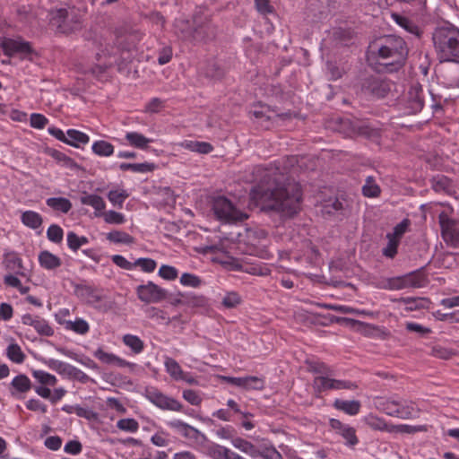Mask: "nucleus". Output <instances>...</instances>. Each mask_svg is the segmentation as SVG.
I'll return each instance as SVG.
<instances>
[{
	"label": "nucleus",
	"instance_id": "1",
	"mask_svg": "<svg viewBox=\"0 0 459 459\" xmlns=\"http://www.w3.org/2000/svg\"><path fill=\"white\" fill-rule=\"evenodd\" d=\"M267 186L253 191V198L264 211L278 212L282 218H292L300 211L302 193L299 183L281 173H269Z\"/></svg>",
	"mask_w": 459,
	"mask_h": 459
},
{
	"label": "nucleus",
	"instance_id": "2",
	"mask_svg": "<svg viewBox=\"0 0 459 459\" xmlns=\"http://www.w3.org/2000/svg\"><path fill=\"white\" fill-rule=\"evenodd\" d=\"M408 55V48L405 41L398 36H385L377 48V56L383 60L384 65L390 67V72L399 69L404 63Z\"/></svg>",
	"mask_w": 459,
	"mask_h": 459
},
{
	"label": "nucleus",
	"instance_id": "3",
	"mask_svg": "<svg viewBox=\"0 0 459 459\" xmlns=\"http://www.w3.org/2000/svg\"><path fill=\"white\" fill-rule=\"evenodd\" d=\"M50 27L57 33L71 34L82 27V19L74 10L60 8L50 13Z\"/></svg>",
	"mask_w": 459,
	"mask_h": 459
},
{
	"label": "nucleus",
	"instance_id": "4",
	"mask_svg": "<svg viewBox=\"0 0 459 459\" xmlns=\"http://www.w3.org/2000/svg\"><path fill=\"white\" fill-rule=\"evenodd\" d=\"M391 82L380 75H365L359 82L360 92L371 100L385 98L391 91Z\"/></svg>",
	"mask_w": 459,
	"mask_h": 459
},
{
	"label": "nucleus",
	"instance_id": "5",
	"mask_svg": "<svg viewBox=\"0 0 459 459\" xmlns=\"http://www.w3.org/2000/svg\"><path fill=\"white\" fill-rule=\"evenodd\" d=\"M212 210L216 217L227 222L243 221L247 215L238 210L228 198L219 196L213 200Z\"/></svg>",
	"mask_w": 459,
	"mask_h": 459
},
{
	"label": "nucleus",
	"instance_id": "6",
	"mask_svg": "<svg viewBox=\"0 0 459 459\" xmlns=\"http://www.w3.org/2000/svg\"><path fill=\"white\" fill-rule=\"evenodd\" d=\"M428 283V277L422 270H416L403 276L391 278L388 281V286L391 290L422 288Z\"/></svg>",
	"mask_w": 459,
	"mask_h": 459
},
{
	"label": "nucleus",
	"instance_id": "7",
	"mask_svg": "<svg viewBox=\"0 0 459 459\" xmlns=\"http://www.w3.org/2000/svg\"><path fill=\"white\" fill-rule=\"evenodd\" d=\"M115 39L114 44L116 45L117 51L108 52L109 55H116L117 53H130L133 51L138 41L140 36L136 31H129L126 29H117L114 32Z\"/></svg>",
	"mask_w": 459,
	"mask_h": 459
},
{
	"label": "nucleus",
	"instance_id": "8",
	"mask_svg": "<svg viewBox=\"0 0 459 459\" xmlns=\"http://www.w3.org/2000/svg\"><path fill=\"white\" fill-rule=\"evenodd\" d=\"M145 397L161 410L182 411L184 406L178 400L169 397L154 387L145 390Z\"/></svg>",
	"mask_w": 459,
	"mask_h": 459
},
{
	"label": "nucleus",
	"instance_id": "9",
	"mask_svg": "<svg viewBox=\"0 0 459 459\" xmlns=\"http://www.w3.org/2000/svg\"><path fill=\"white\" fill-rule=\"evenodd\" d=\"M313 387L316 392L323 393L330 390H354L358 385L350 380L334 379L331 376H319L314 378Z\"/></svg>",
	"mask_w": 459,
	"mask_h": 459
},
{
	"label": "nucleus",
	"instance_id": "10",
	"mask_svg": "<svg viewBox=\"0 0 459 459\" xmlns=\"http://www.w3.org/2000/svg\"><path fill=\"white\" fill-rule=\"evenodd\" d=\"M138 299L144 303H157L167 298V290L152 281L139 285L136 288Z\"/></svg>",
	"mask_w": 459,
	"mask_h": 459
},
{
	"label": "nucleus",
	"instance_id": "11",
	"mask_svg": "<svg viewBox=\"0 0 459 459\" xmlns=\"http://www.w3.org/2000/svg\"><path fill=\"white\" fill-rule=\"evenodd\" d=\"M441 235L446 245L457 248L459 247V228L457 222L444 214L439 216Z\"/></svg>",
	"mask_w": 459,
	"mask_h": 459
},
{
	"label": "nucleus",
	"instance_id": "12",
	"mask_svg": "<svg viewBox=\"0 0 459 459\" xmlns=\"http://www.w3.org/2000/svg\"><path fill=\"white\" fill-rule=\"evenodd\" d=\"M168 425L177 430L182 437L194 441L195 444H203L207 441V437L204 433L180 420L169 421Z\"/></svg>",
	"mask_w": 459,
	"mask_h": 459
},
{
	"label": "nucleus",
	"instance_id": "13",
	"mask_svg": "<svg viewBox=\"0 0 459 459\" xmlns=\"http://www.w3.org/2000/svg\"><path fill=\"white\" fill-rule=\"evenodd\" d=\"M1 46L4 53L9 56L19 55L26 58L33 52L30 44L21 39H4Z\"/></svg>",
	"mask_w": 459,
	"mask_h": 459
},
{
	"label": "nucleus",
	"instance_id": "14",
	"mask_svg": "<svg viewBox=\"0 0 459 459\" xmlns=\"http://www.w3.org/2000/svg\"><path fill=\"white\" fill-rule=\"evenodd\" d=\"M194 23L195 27L192 35L194 40L203 41L215 37L216 27L208 17H204V21L195 17Z\"/></svg>",
	"mask_w": 459,
	"mask_h": 459
},
{
	"label": "nucleus",
	"instance_id": "15",
	"mask_svg": "<svg viewBox=\"0 0 459 459\" xmlns=\"http://www.w3.org/2000/svg\"><path fill=\"white\" fill-rule=\"evenodd\" d=\"M330 427L340 435L344 440L345 445L349 447H354L359 443V438L356 435V429L350 425L342 423L337 419H331L329 420Z\"/></svg>",
	"mask_w": 459,
	"mask_h": 459
},
{
	"label": "nucleus",
	"instance_id": "16",
	"mask_svg": "<svg viewBox=\"0 0 459 459\" xmlns=\"http://www.w3.org/2000/svg\"><path fill=\"white\" fill-rule=\"evenodd\" d=\"M32 384L30 379L24 374H19L14 377L8 385V391L12 397L15 399H23L28 392L30 391Z\"/></svg>",
	"mask_w": 459,
	"mask_h": 459
},
{
	"label": "nucleus",
	"instance_id": "17",
	"mask_svg": "<svg viewBox=\"0 0 459 459\" xmlns=\"http://www.w3.org/2000/svg\"><path fill=\"white\" fill-rule=\"evenodd\" d=\"M340 124L342 127H351V134L363 136L372 141H377L381 136L379 129L367 124H351L349 119H340Z\"/></svg>",
	"mask_w": 459,
	"mask_h": 459
},
{
	"label": "nucleus",
	"instance_id": "18",
	"mask_svg": "<svg viewBox=\"0 0 459 459\" xmlns=\"http://www.w3.org/2000/svg\"><path fill=\"white\" fill-rule=\"evenodd\" d=\"M408 108L411 113L420 112L424 106L423 90L420 84H412L408 91Z\"/></svg>",
	"mask_w": 459,
	"mask_h": 459
},
{
	"label": "nucleus",
	"instance_id": "19",
	"mask_svg": "<svg viewBox=\"0 0 459 459\" xmlns=\"http://www.w3.org/2000/svg\"><path fill=\"white\" fill-rule=\"evenodd\" d=\"M207 455L212 459H246L230 448L217 443H212L208 446Z\"/></svg>",
	"mask_w": 459,
	"mask_h": 459
},
{
	"label": "nucleus",
	"instance_id": "20",
	"mask_svg": "<svg viewBox=\"0 0 459 459\" xmlns=\"http://www.w3.org/2000/svg\"><path fill=\"white\" fill-rule=\"evenodd\" d=\"M395 410H397L395 417L403 420L416 418L419 414V409L411 401H398Z\"/></svg>",
	"mask_w": 459,
	"mask_h": 459
},
{
	"label": "nucleus",
	"instance_id": "21",
	"mask_svg": "<svg viewBox=\"0 0 459 459\" xmlns=\"http://www.w3.org/2000/svg\"><path fill=\"white\" fill-rule=\"evenodd\" d=\"M39 265L48 271L56 270L62 264L61 259L48 250L41 251L39 254Z\"/></svg>",
	"mask_w": 459,
	"mask_h": 459
},
{
	"label": "nucleus",
	"instance_id": "22",
	"mask_svg": "<svg viewBox=\"0 0 459 459\" xmlns=\"http://www.w3.org/2000/svg\"><path fill=\"white\" fill-rule=\"evenodd\" d=\"M235 448L239 450L240 452L249 455L251 458L255 459L258 457L259 448L256 447L250 441L242 438L240 437H236L235 439H232L231 444Z\"/></svg>",
	"mask_w": 459,
	"mask_h": 459
},
{
	"label": "nucleus",
	"instance_id": "23",
	"mask_svg": "<svg viewBox=\"0 0 459 459\" xmlns=\"http://www.w3.org/2000/svg\"><path fill=\"white\" fill-rule=\"evenodd\" d=\"M253 117H255L259 121L263 122H270L275 117H289L290 114H275L274 111L271 110L267 106H259L255 107L253 110L250 111Z\"/></svg>",
	"mask_w": 459,
	"mask_h": 459
},
{
	"label": "nucleus",
	"instance_id": "24",
	"mask_svg": "<svg viewBox=\"0 0 459 459\" xmlns=\"http://www.w3.org/2000/svg\"><path fill=\"white\" fill-rule=\"evenodd\" d=\"M397 302L406 305L404 309L410 312L428 308L427 304H429L430 300L425 298L403 297L398 299Z\"/></svg>",
	"mask_w": 459,
	"mask_h": 459
},
{
	"label": "nucleus",
	"instance_id": "25",
	"mask_svg": "<svg viewBox=\"0 0 459 459\" xmlns=\"http://www.w3.org/2000/svg\"><path fill=\"white\" fill-rule=\"evenodd\" d=\"M333 407L336 410L342 411L348 415H357L359 412L361 404L357 400L346 401L342 399H335Z\"/></svg>",
	"mask_w": 459,
	"mask_h": 459
},
{
	"label": "nucleus",
	"instance_id": "26",
	"mask_svg": "<svg viewBox=\"0 0 459 459\" xmlns=\"http://www.w3.org/2000/svg\"><path fill=\"white\" fill-rule=\"evenodd\" d=\"M94 356L102 363L108 365L126 367L129 364L127 361L116 356L115 354L104 351L101 348H99L94 351Z\"/></svg>",
	"mask_w": 459,
	"mask_h": 459
},
{
	"label": "nucleus",
	"instance_id": "27",
	"mask_svg": "<svg viewBox=\"0 0 459 459\" xmlns=\"http://www.w3.org/2000/svg\"><path fill=\"white\" fill-rule=\"evenodd\" d=\"M125 137L131 146L142 150L147 149L148 144L152 142V139L147 138L143 134L137 132L126 133Z\"/></svg>",
	"mask_w": 459,
	"mask_h": 459
},
{
	"label": "nucleus",
	"instance_id": "28",
	"mask_svg": "<svg viewBox=\"0 0 459 459\" xmlns=\"http://www.w3.org/2000/svg\"><path fill=\"white\" fill-rule=\"evenodd\" d=\"M21 220L25 226L33 230L39 229L43 222L41 215L34 211L23 212Z\"/></svg>",
	"mask_w": 459,
	"mask_h": 459
},
{
	"label": "nucleus",
	"instance_id": "29",
	"mask_svg": "<svg viewBox=\"0 0 459 459\" xmlns=\"http://www.w3.org/2000/svg\"><path fill=\"white\" fill-rule=\"evenodd\" d=\"M46 204L54 211L67 213L72 209V203L65 197H50L48 198Z\"/></svg>",
	"mask_w": 459,
	"mask_h": 459
},
{
	"label": "nucleus",
	"instance_id": "30",
	"mask_svg": "<svg viewBox=\"0 0 459 459\" xmlns=\"http://www.w3.org/2000/svg\"><path fill=\"white\" fill-rule=\"evenodd\" d=\"M306 365L307 370L315 374H320L321 376H333V370L326 365L325 362L320 360L307 359Z\"/></svg>",
	"mask_w": 459,
	"mask_h": 459
},
{
	"label": "nucleus",
	"instance_id": "31",
	"mask_svg": "<svg viewBox=\"0 0 459 459\" xmlns=\"http://www.w3.org/2000/svg\"><path fill=\"white\" fill-rule=\"evenodd\" d=\"M66 137L68 138V143H65L77 148L80 144H86L90 141V137L86 134L75 129L67 130Z\"/></svg>",
	"mask_w": 459,
	"mask_h": 459
},
{
	"label": "nucleus",
	"instance_id": "32",
	"mask_svg": "<svg viewBox=\"0 0 459 459\" xmlns=\"http://www.w3.org/2000/svg\"><path fill=\"white\" fill-rule=\"evenodd\" d=\"M156 165L154 163H126L123 162L119 165V169L123 171L131 170L135 173H147L154 170Z\"/></svg>",
	"mask_w": 459,
	"mask_h": 459
},
{
	"label": "nucleus",
	"instance_id": "33",
	"mask_svg": "<svg viewBox=\"0 0 459 459\" xmlns=\"http://www.w3.org/2000/svg\"><path fill=\"white\" fill-rule=\"evenodd\" d=\"M89 303L103 313L112 308V303L110 301L105 300L103 296L94 292L89 294Z\"/></svg>",
	"mask_w": 459,
	"mask_h": 459
},
{
	"label": "nucleus",
	"instance_id": "34",
	"mask_svg": "<svg viewBox=\"0 0 459 459\" xmlns=\"http://www.w3.org/2000/svg\"><path fill=\"white\" fill-rule=\"evenodd\" d=\"M180 296L181 299L176 301L177 304H183L196 307H203L207 305V300L204 296H195L190 294H180Z\"/></svg>",
	"mask_w": 459,
	"mask_h": 459
},
{
	"label": "nucleus",
	"instance_id": "35",
	"mask_svg": "<svg viewBox=\"0 0 459 459\" xmlns=\"http://www.w3.org/2000/svg\"><path fill=\"white\" fill-rule=\"evenodd\" d=\"M165 367L167 372L174 379H186V375L184 374L180 365L172 358L167 357L165 359Z\"/></svg>",
	"mask_w": 459,
	"mask_h": 459
},
{
	"label": "nucleus",
	"instance_id": "36",
	"mask_svg": "<svg viewBox=\"0 0 459 459\" xmlns=\"http://www.w3.org/2000/svg\"><path fill=\"white\" fill-rule=\"evenodd\" d=\"M183 145L189 151L202 154H208L213 150L212 145L206 142L188 141L186 142Z\"/></svg>",
	"mask_w": 459,
	"mask_h": 459
},
{
	"label": "nucleus",
	"instance_id": "37",
	"mask_svg": "<svg viewBox=\"0 0 459 459\" xmlns=\"http://www.w3.org/2000/svg\"><path fill=\"white\" fill-rule=\"evenodd\" d=\"M91 149L96 155L102 157H108L114 152V146L103 140L94 142Z\"/></svg>",
	"mask_w": 459,
	"mask_h": 459
},
{
	"label": "nucleus",
	"instance_id": "38",
	"mask_svg": "<svg viewBox=\"0 0 459 459\" xmlns=\"http://www.w3.org/2000/svg\"><path fill=\"white\" fill-rule=\"evenodd\" d=\"M82 204L93 207L97 212L105 209V202L103 198L97 195H84L80 198Z\"/></svg>",
	"mask_w": 459,
	"mask_h": 459
},
{
	"label": "nucleus",
	"instance_id": "39",
	"mask_svg": "<svg viewBox=\"0 0 459 459\" xmlns=\"http://www.w3.org/2000/svg\"><path fill=\"white\" fill-rule=\"evenodd\" d=\"M7 358L16 364H21L25 360V354L17 343H11L6 349Z\"/></svg>",
	"mask_w": 459,
	"mask_h": 459
},
{
	"label": "nucleus",
	"instance_id": "40",
	"mask_svg": "<svg viewBox=\"0 0 459 459\" xmlns=\"http://www.w3.org/2000/svg\"><path fill=\"white\" fill-rule=\"evenodd\" d=\"M381 193L379 186L376 183L373 177L368 176L362 186V194L367 197H377Z\"/></svg>",
	"mask_w": 459,
	"mask_h": 459
},
{
	"label": "nucleus",
	"instance_id": "41",
	"mask_svg": "<svg viewBox=\"0 0 459 459\" xmlns=\"http://www.w3.org/2000/svg\"><path fill=\"white\" fill-rule=\"evenodd\" d=\"M264 379L255 376L243 377V389L245 390H263L264 388Z\"/></svg>",
	"mask_w": 459,
	"mask_h": 459
},
{
	"label": "nucleus",
	"instance_id": "42",
	"mask_svg": "<svg viewBox=\"0 0 459 459\" xmlns=\"http://www.w3.org/2000/svg\"><path fill=\"white\" fill-rule=\"evenodd\" d=\"M67 246L73 251H77L82 246L88 244V238L79 237L75 232L69 231L66 236Z\"/></svg>",
	"mask_w": 459,
	"mask_h": 459
},
{
	"label": "nucleus",
	"instance_id": "43",
	"mask_svg": "<svg viewBox=\"0 0 459 459\" xmlns=\"http://www.w3.org/2000/svg\"><path fill=\"white\" fill-rule=\"evenodd\" d=\"M123 342L134 353H140L144 349L143 342L138 336L134 334H125L123 336Z\"/></svg>",
	"mask_w": 459,
	"mask_h": 459
},
{
	"label": "nucleus",
	"instance_id": "44",
	"mask_svg": "<svg viewBox=\"0 0 459 459\" xmlns=\"http://www.w3.org/2000/svg\"><path fill=\"white\" fill-rule=\"evenodd\" d=\"M367 424L375 430H385L387 432H394V426H389L383 419L370 415L367 418Z\"/></svg>",
	"mask_w": 459,
	"mask_h": 459
},
{
	"label": "nucleus",
	"instance_id": "45",
	"mask_svg": "<svg viewBox=\"0 0 459 459\" xmlns=\"http://www.w3.org/2000/svg\"><path fill=\"white\" fill-rule=\"evenodd\" d=\"M107 239L114 243L132 244L134 238L126 232L113 230L108 233Z\"/></svg>",
	"mask_w": 459,
	"mask_h": 459
},
{
	"label": "nucleus",
	"instance_id": "46",
	"mask_svg": "<svg viewBox=\"0 0 459 459\" xmlns=\"http://www.w3.org/2000/svg\"><path fill=\"white\" fill-rule=\"evenodd\" d=\"M128 196L129 194L126 190H110L108 194L109 202L118 208L123 207V204Z\"/></svg>",
	"mask_w": 459,
	"mask_h": 459
},
{
	"label": "nucleus",
	"instance_id": "47",
	"mask_svg": "<svg viewBox=\"0 0 459 459\" xmlns=\"http://www.w3.org/2000/svg\"><path fill=\"white\" fill-rule=\"evenodd\" d=\"M394 17L396 22L400 26L404 28L407 31H409L410 33L414 34L418 37L420 36V30L419 27L413 22H411V20H409L406 17H403V16H401L398 14H394Z\"/></svg>",
	"mask_w": 459,
	"mask_h": 459
},
{
	"label": "nucleus",
	"instance_id": "48",
	"mask_svg": "<svg viewBox=\"0 0 459 459\" xmlns=\"http://www.w3.org/2000/svg\"><path fill=\"white\" fill-rule=\"evenodd\" d=\"M65 325L66 329L72 330L79 334H85L90 329L88 323L82 318H77L74 322L66 321Z\"/></svg>",
	"mask_w": 459,
	"mask_h": 459
},
{
	"label": "nucleus",
	"instance_id": "49",
	"mask_svg": "<svg viewBox=\"0 0 459 459\" xmlns=\"http://www.w3.org/2000/svg\"><path fill=\"white\" fill-rule=\"evenodd\" d=\"M33 328L36 332L43 336H52L54 334L53 328L49 325L47 320L40 316H37V320L34 324Z\"/></svg>",
	"mask_w": 459,
	"mask_h": 459
},
{
	"label": "nucleus",
	"instance_id": "50",
	"mask_svg": "<svg viewBox=\"0 0 459 459\" xmlns=\"http://www.w3.org/2000/svg\"><path fill=\"white\" fill-rule=\"evenodd\" d=\"M73 410H66V407H63V410L68 413H75L78 417L84 418L86 420H91L97 419V413L90 409L81 407L76 405L74 407H71Z\"/></svg>",
	"mask_w": 459,
	"mask_h": 459
},
{
	"label": "nucleus",
	"instance_id": "51",
	"mask_svg": "<svg viewBox=\"0 0 459 459\" xmlns=\"http://www.w3.org/2000/svg\"><path fill=\"white\" fill-rule=\"evenodd\" d=\"M32 376L40 384L54 386L56 384V377L43 370H34Z\"/></svg>",
	"mask_w": 459,
	"mask_h": 459
},
{
	"label": "nucleus",
	"instance_id": "52",
	"mask_svg": "<svg viewBox=\"0 0 459 459\" xmlns=\"http://www.w3.org/2000/svg\"><path fill=\"white\" fill-rule=\"evenodd\" d=\"M117 427L120 430L134 433L139 429V423L133 418L121 419L117 422Z\"/></svg>",
	"mask_w": 459,
	"mask_h": 459
},
{
	"label": "nucleus",
	"instance_id": "53",
	"mask_svg": "<svg viewBox=\"0 0 459 459\" xmlns=\"http://www.w3.org/2000/svg\"><path fill=\"white\" fill-rule=\"evenodd\" d=\"M47 237L48 240L53 243H61L64 237V230L60 226L52 224L47 230Z\"/></svg>",
	"mask_w": 459,
	"mask_h": 459
},
{
	"label": "nucleus",
	"instance_id": "54",
	"mask_svg": "<svg viewBox=\"0 0 459 459\" xmlns=\"http://www.w3.org/2000/svg\"><path fill=\"white\" fill-rule=\"evenodd\" d=\"M240 295L236 291L227 292L222 298L221 304L227 308H233L241 303Z\"/></svg>",
	"mask_w": 459,
	"mask_h": 459
},
{
	"label": "nucleus",
	"instance_id": "55",
	"mask_svg": "<svg viewBox=\"0 0 459 459\" xmlns=\"http://www.w3.org/2000/svg\"><path fill=\"white\" fill-rule=\"evenodd\" d=\"M397 402L398 401L396 400L391 399L381 400L378 403V409L389 416L395 417V414L397 412V410H395L397 406Z\"/></svg>",
	"mask_w": 459,
	"mask_h": 459
},
{
	"label": "nucleus",
	"instance_id": "56",
	"mask_svg": "<svg viewBox=\"0 0 459 459\" xmlns=\"http://www.w3.org/2000/svg\"><path fill=\"white\" fill-rule=\"evenodd\" d=\"M430 354L438 359H449L455 355V352L451 349L436 345L432 347Z\"/></svg>",
	"mask_w": 459,
	"mask_h": 459
},
{
	"label": "nucleus",
	"instance_id": "57",
	"mask_svg": "<svg viewBox=\"0 0 459 459\" xmlns=\"http://www.w3.org/2000/svg\"><path fill=\"white\" fill-rule=\"evenodd\" d=\"M49 154L52 158H54L58 162H62L64 166L67 168H75L77 167L76 163L73 159L65 155V153L57 151V150H52L49 152Z\"/></svg>",
	"mask_w": 459,
	"mask_h": 459
},
{
	"label": "nucleus",
	"instance_id": "58",
	"mask_svg": "<svg viewBox=\"0 0 459 459\" xmlns=\"http://www.w3.org/2000/svg\"><path fill=\"white\" fill-rule=\"evenodd\" d=\"M104 221L108 224H123L126 221L124 214L110 210L103 213Z\"/></svg>",
	"mask_w": 459,
	"mask_h": 459
},
{
	"label": "nucleus",
	"instance_id": "59",
	"mask_svg": "<svg viewBox=\"0 0 459 459\" xmlns=\"http://www.w3.org/2000/svg\"><path fill=\"white\" fill-rule=\"evenodd\" d=\"M386 238L388 239V243L387 246L383 249V255L386 257L394 258L397 254V248L400 241L389 235H386Z\"/></svg>",
	"mask_w": 459,
	"mask_h": 459
},
{
	"label": "nucleus",
	"instance_id": "60",
	"mask_svg": "<svg viewBox=\"0 0 459 459\" xmlns=\"http://www.w3.org/2000/svg\"><path fill=\"white\" fill-rule=\"evenodd\" d=\"M180 283L184 286L197 288L202 284V280L195 274L185 273L180 277Z\"/></svg>",
	"mask_w": 459,
	"mask_h": 459
},
{
	"label": "nucleus",
	"instance_id": "61",
	"mask_svg": "<svg viewBox=\"0 0 459 459\" xmlns=\"http://www.w3.org/2000/svg\"><path fill=\"white\" fill-rule=\"evenodd\" d=\"M409 226L410 221L408 219H404L400 223L394 226L392 233H387V235L400 241L403 234L407 231Z\"/></svg>",
	"mask_w": 459,
	"mask_h": 459
},
{
	"label": "nucleus",
	"instance_id": "62",
	"mask_svg": "<svg viewBox=\"0 0 459 459\" xmlns=\"http://www.w3.org/2000/svg\"><path fill=\"white\" fill-rule=\"evenodd\" d=\"M159 275L168 281H173L178 278V270L170 265L163 264L159 269Z\"/></svg>",
	"mask_w": 459,
	"mask_h": 459
},
{
	"label": "nucleus",
	"instance_id": "63",
	"mask_svg": "<svg viewBox=\"0 0 459 459\" xmlns=\"http://www.w3.org/2000/svg\"><path fill=\"white\" fill-rule=\"evenodd\" d=\"M139 266L145 273H152L155 270L157 263L152 258H138L134 262V267Z\"/></svg>",
	"mask_w": 459,
	"mask_h": 459
},
{
	"label": "nucleus",
	"instance_id": "64",
	"mask_svg": "<svg viewBox=\"0 0 459 459\" xmlns=\"http://www.w3.org/2000/svg\"><path fill=\"white\" fill-rule=\"evenodd\" d=\"M258 457L264 459H283L281 455L274 447L259 448Z\"/></svg>",
	"mask_w": 459,
	"mask_h": 459
}]
</instances>
